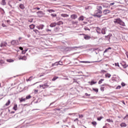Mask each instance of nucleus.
I'll return each instance as SVG.
<instances>
[{
	"instance_id": "obj_1",
	"label": "nucleus",
	"mask_w": 128,
	"mask_h": 128,
	"mask_svg": "<svg viewBox=\"0 0 128 128\" xmlns=\"http://www.w3.org/2000/svg\"><path fill=\"white\" fill-rule=\"evenodd\" d=\"M114 22L115 24H120V26H126V24L120 18L114 19Z\"/></svg>"
},
{
	"instance_id": "obj_2",
	"label": "nucleus",
	"mask_w": 128,
	"mask_h": 128,
	"mask_svg": "<svg viewBox=\"0 0 128 128\" xmlns=\"http://www.w3.org/2000/svg\"><path fill=\"white\" fill-rule=\"evenodd\" d=\"M48 86H50L48 84V81H47L46 83L42 84H40L39 86V88H40V90H44V88H48Z\"/></svg>"
},
{
	"instance_id": "obj_3",
	"label": "nucleus",
	"mask_w": 128,
	"mask_h": 128,
	"mask_svg": "<svg viewBox=\"0 0 128 128\" xmlns=\"http://www.w3.org/2000/svg\"><path fill=\"white\" fill-rule=\"evenodd\" d=\"M102 10H98V12L94 14V16H97V18H100L102 16Z\"/></svg>"
},
{
	"instance_id": "obj_4",
	"label": "nucleus",
	"mask_w": 128,
	"mask_h": 128,
	"mask_svg": "<svg viewBox=\"0 0 128 128\" xmlns=\"http://www.w3.org/2000/svg\"><path fill=\"white\" fill-rule=\"evenodd\" d=\"M18 40H13L11 42V44L13 46H18Z\"/></svg>"
},
{
	"instance_id": "obj_5",
	"label": "nucleus",
	"mask_w": 128,
	"mask_h": 128,
	"mask_svg": "<svg viewBox=\"0 0 128 128\" xmlns=\"http://www.w3.org/2000/svg\"><path fill=\"white\" fill-rule=\"evenodd\" d=\"M8 46V42H2L0 44V48H4V47L6 46Z\"/></svg>"
},
{
	"instance_id": "obj_6",
	"label": "nucleus",
	"mask_w": 128,
	"mask_h": 128,
	"mask_svg": "<svg viewBox=\"0 0 128 128\" xmlns=\"http://www.w3.org/2000/svg\"><path fill=\"white\" fill-rule=\"evenodd\" d=\"M70 18L72 20H76V18H78V15L76 14H72L70 16Z\"/></svg>"
},
{
	"instance_id": "obj_7",
	"label": "nucleus",
	"mask_w": 128,
	"mask_h": 128,
	"mask_svg": "<svg viewBox=\"0 0 128 128\" xmlns=\"http://www.w3.org/2000/svg\"><path fill=\"white\" fill-rule=\"evenodd\" d=\"M88 84H90V86H92V85L96 84V81L92 80L91 82H88Z\"/></svg>"
},
{
	"instance_id": "obj_8",
	"label": "nucleus",
	"mask_w": 128,
	"mask_h": 128,
	"mask_svg": "<svg viewBox=\"0 0 128 128\" xmlns=\"http://www.w3.org/2000/svg\"><path fill=\"white\" fill-rule=\"evenodd\" d=\"M83 36H84V40H90L91 37L84 34H82Z\"/></svg>"
},
{
	"instance_id": "obj_9",
	"label": "nucleus",
	"mask_w": 128,
	"mask_h": 128,
	"mask_svg": "<svg viewBox=\"0 0 128 128\" xmlns=\"http://www.w3.org/2000/svg\"><path fill=\"white\" fill-rule=\"evenodd\" d=\"M121 64L123 68H128V64H126V62H122Z\"/></svg>"
},
{
	"instance_id": "obj_10",
	"label": "nucleus",
	"mask_w": 128,
	"mask_h": 128,
	"mask_svg": "<svg viewBox=\"0 0 128 128\" xmlns=\"http://www.w3.org/2000/svg\"><path fill=\"white\" fill-rule=\"evenodd\" d=\"M110 11L108 10H105L103 12L104 14H110Z\"/></svg>"
},
{
	"instance_id": "obj_11",
	"label": "nucleus",
	"mask_w": 128,
	"mask_h": 128,
	"mask_svg": "<svg viewBox=\"0 0 128 128\" xmlns=\"http://www.w3.org/2000/svg\"><path fill=\"white\" fill-rule=\"evenodd\" d=\"M44 27V26L42 24V25H40L39 26H36V28H37L38 30H42Z\"/></svg>"
},
{
	"instance_id": "obj_12",
	"label": "nucleus",
	"mask_w": 128,
	"mask_h": 128,
	"mask_svg": "<svg viewBox=\"0 0 128 128\" xmlns=\"http://www.w3.org/2000/svg\"><path fill=\"white\" fill-rule=\"evenodd\" d=\"M6 0H2L1 4L2 6H6Z\"/></svg>"
},
{
	"instance_id": "obj_13",
	"label": "nucleus",
	"mask_w": 128,
	"mask_h": 128,
	"mask_svg": "<svg viewBox=\"0 0 128 128\" xmlns=\"http://www.w3.org/2000/svg\"><path fill=\"white\" fill-rule=\"evenodd\" d=\"M19 8L21 10H24V8H25L24 5V4H20Z\"/></svg>"
},
{
	"instance_id": "obj_14",
	"label": "nucleus",
	"mask_w": 128,
	"mask_h": 128,
	"mask_svg": "<svg viewBox=\"0 0 128 128\" xmlns=\"http://www.w3.org/2000/svg\"><path fill=\"white\" fill-rule=\"evenodd\" d=\"M56 26V22L51 23L50 24V28H54V26Z\"/></svg>"
},
{
	"instance_id": "obj_15",
	"label": "nucleus",
	"mask_w": 128,
	"mask_h": 128,
	"mask_svg": "<svg viewBox=\"0 0 128 128\" xmlns=\"http://www.w3.org/2000/svg\"><path fill=\"white\" fill-rule=\"evenodd\" d=\"M84 20V17L83 16H81L79 18H78V20Z\"/></svg>"
},
{
	"instance_id": "obj_16",
	"label": "nucleus",
	"mask_w": 128,
	"mask_h": 128,
	"mask_svg": "<svg viewBox=\"0 0 128 128\" xmlns=\"http://www.w3.org/2000/svg\"><path fill=\"white\" fill-rule=\"evenodd\" d=\"M19 100L20 102H26V98H20Z\"/></svg>"
},
{
	"instance_id": "obj_17",
	"label": "nucleus",
	"mask_w": 128,
	"mask_h": 128,
	"mask_svg": "<svg viewBox=\"0 0 128 128\" xmlns=\"http://www.w3.org/2000/svg\"><path fill=\"white\" fill-rule=\"evenodd\" d=\"M120 126L122 128H126V124L124 123V122H122L120 124Z\"/></svg>"
},
{
	"instance_id": "obj_18",
	"label": "nucleus",
	"mask_w": 128,
	"mask_h": 128,
	"mask_svg": "<svg viewBox=\"0 0 128 128\" xmlns=\"http://www.w3.org/2000/svg\"><path fill=\"white\" fill-rule=\"evenodd\" d=\"M61 16H62V18H68L70 16L68 14H62Z\"/></svg>"
},
{
	"instance_id": "obj_19",
	"label": "nucleus",
	"mask_w": 128,
	"mask_h": 128,
	"mask_svg": "<svg viewBox=\"0 0 128 128\" xmlns=\"http://www.w3.org/2000/svg\"><path fill=\"white\" fill-rule=\"evenodd\" d=\"M56 24L57 26H60L62 24H64V22H62V21H59L57 22Z\"/></svg>"
},
{
	"instance_id": "obj_20",
	"label": "nucleus",
	"mask_w": 128,
	"mask_h": 128,
	"mask_svg": "<svg viewBox=\"0 0 128 128\" xmlns=\"http://www.w3.org/2000/svg\"><path fill=\"white\" fill-rule=\"evenodd\" d=\"M96 32H98V34H100V32H102V30L98 27L96 28Z\"/></svg>"
},
{
	"instance_id": "obj_21",
	"label": "nucleus",
	"mask_w": 128,
	"mask_h": 128,
	"mask_svg": "<svg viewBox=\"0 0 128 128\" xmlns=\"http://www.w3.org/2000/svg\"><path fill=\"white\" fill-rule=\"evenodd\" d=\"M80 62H82V64H90V63H92V62H90V61H80Z\"/></svg>"
},
{
	"instance_id": "obj_22",
	"label": "nucleus",
	"mask_w": 128,
	"mask_h": 128,
	"mask_svg": "<svg viewBox=\"0 0 128 128\" xmlns=\"http://www.w3.org/2000/svg\"><path fill=\"white\" fill-rule=\"evenodd\" d=\"M20 60H26V56H24L22 57L20 56Z\"/></svg>"
},
{
	"instance_id": "obj_23",
	"label": "nucleus",
	"mask_w": 128,
	"mask_h": 128,
	"mask_svg": "<svg viewBox=\"0 0 128 128\" xmlns=\"http://www.w3.org/2000/svg\"><path fill=\"white\" fill-rule=\"evenodd\" d=\"M13 109L14 110H18V104H14Z\"/></svg>"
},
{
	"instance_id": "obj_24",
	"label": "nucleus",
	"mask_w": 128,
	"mask_h": 128,
	"mask_svg": "<svg viewBox=\"0 0 128 128\" xmlns=\"http://www.w3.org/2000/svg\"><path fill=\"white\" fill-rule=\"evenodd\" d=\"M106 78H110V76H112V75H110V74H108V73H106L105 75Z\"/></svg>"
},
{
	"instance_id": "obj_25",
	"label": "nucleus",
	"mask_w": 128,
	"mask_h": 128,
	"mask_svg": "<svg viewBox=\"0 0 128 128\" xmlns=\"http://www.w3.org/2000/svg\"><path fill=\"white\" fill-rule=\"evenodd\" d=\"M92 126H94L96 127V124H98V123H96V122H92Z\"/></svg>"
},
{
	"instance_id": "obj_26",
	"label": "nucleus",
	"mask_w": 128,
	"mask_h": 128,
	"mask_svg": "<svg viewBox=\"0 0 128 128\" xmlns=\"http://www.w3.org/2000/svg\"><path fill=\"white\" fill-rule=\"evenodd\" d=\"M104 86H105V84L102 85V87L100 88V90H102V92L104 91Z\"/></svg>"
},
{
	"instance_id": "obj_27",
	"label": "nucleus",
	"mask_w": 128,
	"mask_h": 128,
	"mask_svg": "<svg viewBox=\"0 0 128 128\" xmlns=\"http://www.w3.org/2000/svg\"><path fill=\"white\" fill-rule=\"evenodd\" d=\"M60 62H56L55 63L52 64V66H58Z\"/></svg>"
},
{
	"instance_id": "obj_28",
	"label": "nucleus",
	"mask_w": 128,
	"mask_h": 128,
	"mask_svg": "<svg viewBox=\"0 0 128 128\" xmlns=\"http://www.w3.org/2000/svg\"><path fill=\"white\" fill-rule=\"evenodd\" d=\"M9 104H10V100H8V102L5 104L6 106H8Z\"/></svg>"
},
{
	"instance_id": "obj_29",
	"label": "nucleus",
	"mask_w": 128,
	"mask_h": 128,
	"mask_svg": "<svg viewBox=\"0 0 128 128\" xmlns=\"http://www.w3.org/2000/svg\"><path fill=\"white\" fill-rule=\"evenodd\" d=\"M6 62H14V60H12V59H8L6 60Z\"/></svg>"
},
{
	"instance_id": "obj_30",
	"label": "nucleus",
	"mask_w": 128,
	"mask_h": 128,
	"mask_svg": "<svg viewBox=\"0 0 128 128\" xmlns=\"http://www.w3.org/2000/svg\"><path fill=\"white\" fill-rule=\"evenodd\" d=\"M97 9L98 10H102V6H97Z\"/></svg>"
},
{
	"instance_id": "obj_31",
	"label": "nucleus",
	"mask_w": 128,
	"mask_h": 128,
	"mask_svg": "<svg viewBox=\"0 0 128 128\" xmlns=\"http://www.w3.org/2000/svg\"><path fill=\"white\" fill-rule=\"evenodd\" d=\"M104 79H101L98 82V84H102V82H104Z\"/></svg>"
},
{
	"instance_id": "obj_32",
	"label": "nucleus",
	"mask_w": 128,
	"mask_h": 128,
	"mask_svg": "<svg viewBox=\"0 0 128 128\" xmlns=\"http://www.w3.org/2000/svg\"><path fill=\"white\" fill-rule=\"evenodd\" d=\"M34 32H36V34H40V31H38V30H34Z\"/></svg>"
},
{
	"instance_id": "obj_33",
	"label": "nucleus",
	"mask_w": 128,
	"mask_h": 128,
	"mask_svg": "<svg viewBox=\"0 0 128 128\" xmlns=\"http://www.w3.org/2000/svg\"><path fill=\"white\" fill-rule=\"evenodd\" d=\"M32 76H30L29 78L26 80V82H30L32 80Z\"/></svg>"
},
{
	"instance_id": "obj_34",
	"label": "nucleus",
	"mask_w": 128,
	"mask_h": 128,
	"mask_svg": "<svg viewBox=\"0 0 128 128\" xmlns=\"http://www.w3.org/2000/svg\"><path fill=\"white\" fill-rule=\"evenodd\" d=\"M29 26H30V30H34V24H31Z\"/></svg>"
},
{
	"instance_id": "obj_35",
	"label": "nucleus",
	"mask_w": 128,
	"mask_h": 128,
	"mask_svg": "<svg viewBox=\"0 0 128 128\" xmlns=\"http://www.w3.org/2000/svg\"><path fill=\"white\" fill-rule=\"evenodd\" d=\"M30 98H32V96L30 95H28L26 96V100H30Z\"/></svg>"
},
{
	"instance_id": "obj_36",
	"label": "nucleus",
	"mask_w": 128,
	"mask_h": 128,
	"mask_svg": "<svg viewBox=\"0 0 128 128\" xmlns=\"http://www.w3.org/2000/svg\"><path fill=\"white\" fill-rule=\"evenodd\" d=\"M92 90L94 92H98V88H92Z\"/></svg>"
},
{
	"instance_id": "obj_37",
	"label": "nucleus",
	"mask_w": 128,
	"mask_h": 128,
	"mask_svg": "<svg viewBox=\"0 0 128 128\" xmlns=\"http://www.w3.org/2000/svg\"><path fill=\"white\" fill-rule=\"evenodd\" d=\"M58 77L54 76V77L52 79V80L53 82H54V80H58Z\"/></svg>"
},
{
	"instance_id": "obj_38",
	"label": "nucleus",
	"mask_w": 128,
	"mask_h": 128,
	"mask_svg": "<svg viewBox=\"0 0 128 128\" xmlns=\"http://www.w3.org/2000/svg\"><path fill=\"white\" fill-rule=\"evenodd\" d=\"M104 118V116H100L97 118L98 120H100Z\"/></svg>"
},
{
	"instance_id": "obj_39",
	"label": "nucleus",
	"mask_w": 128,
	"mask_h": 128,
	"mask_svg": "<svg viewBox=\"0 0 128 128\" xmlns=\"http://www.w3.org/2000/svg\"><path fill=\"white\" fill-rule=\"evenodd\" d=\"M106 121L108 122H114V121L112 120H110V119H107L106 120Z\"/></svg>"
},
{
	"instance_id": "obj_40",
	"label": "nucleus",
	"mask_w": 128,
	"mask_h": 128,
	"mask_svg": "<svg viewBox=\"0 0 128 128\" xmlns=\"http://www.w3.org/2000/svg\"><path fill=\"white\" fill-rule=\"evenodd\" d=\"M79 118H83L84 115L82 114H78Z\"/></svg>"
},
{
	"instance_id": "obj_41",
	"label": "nucleus",
	"mask_w": 128,
	"mask_h": 128,
	"mask_svg": "<svg viewBox=\"0 0 128 128\" xmlns=\"http://www.w3.org/2000/svg\"><path fill=\"white\" fill-rule=\"evenodd\" d=\"M74 48H78V47H76V46L70 47L71 50H74Z\"/></svg>"
},
{
	"instance_id": "obj_42",
	"label": "nucleus",
	"mask_w": 128,
	"mask_h": 128,
	"mask_svg": "<svg viewBox=\"0 0 128 128\" xmlns=\"http://www.w3.org/2000/svg\"><path fill=\"white\" fill-rule=\"evenodd\" d=\"M84 30H90L88 27L84 28Z\"/></svg>"
},
{
	"instance_id": "obj_43",
	"label": "nucleus",
	"mask_w": 128,
	"mask_h": 128,
	"mask_svg": "<svg viewBox=\"0 0 128 128\" xmlns=\"http://www.w3.org/2000/svg\"><path fill=\"white\" fill-rule=\"evenodd\" d=\"M51 16L52 18H56V14H51Z\"/></svg>"
},
{
	"instance_id": "obj_44",
	"label": "nucleus",
	"mask_w": 128,
	"mask_h": 128,
	"mask_svg": "<svg viewBox=\"0 0 128 128\" xmlns=\"http://www.w3.org/2000/svg\"><path fill=\"white\" fill-rule=\"evenodd\" d=\"M38 90H34V94H38Z\"/></svg>"
},
{
	"instance_id": "obj_45",
	"label": "nucleus",
	"mask_w": 128,
	"mask_h": 128,
	"mask_svg": "<svg viewBox=\"0 0 128 128\" xmlns=\"http://www.w3.org/2000/svg\"><path fill=\"white\" fill-rule=\"evenodd\" d=\"M121 85L122 86H126V84L124 82H122Z\"/></svg>"
},
{
	"instance_id": "obj_46",
	"label": "nucleus",
	"mask_w": 128,
	"mask_h": 128,
	"mask_svg": "<svg viewBox=\"0 0 128 128\" xmlns=\"http://www.w3.org/2000/svg\"><path fill=\"white\" fill-rule=\"evenodd\" d=\"M85 96H90V94H88V93H86L85 94Z\"/></svg>"
},
{
	"instance_id": "obj_47",
	"label": "nucleus",
	"mask_w": 128,
	"mask_h": 128,
	"mask_svg": "<svg viewBox=\"0 0 128 128\" xmlns=\"http://www.w3.org/2000/svg\"><path fill=\"white\" fill-rule=\"evenodd\" d=\"M121 86H118L116 88V90H120Z\"/></svg>"
},
{
	"instance_id": "obj_48",
	"label": "nucleus",
	"mask_w": 128,
	"mask_h": 128,
	"mask_svg": "<svg viewBox=\"0 0 128 128\" xmlns=\"http://www.w3.org/2000/svg\"><path fill=\"white\" fill-rule=\"evenodd\" d=\"M2 26L3 28L6 27V25L4 24H2Z\"/></svg>"
},
{
	"instance_id": "obj_49",
	"label": "nucleus",
	"mask_w": 128,
	"mask_h": 128,
	"mask_svg": "<svg viewBox=\"0 0 128 128\" xmlns=\"http://www.w3.org/2000/svg\"><path fill=\"white\" fill-rule=\"evenodd\" d=\"M115 66L120 67V65L118 64V63H115Z\"/></svg>"
},
{
	"instance_id": "obj_50",
	"label": "nucleus",
	"mask_w": 128,
	"mask_h": 128,
	"mask_svg": "<svg viewBox=\"0 0 128 128\" xmlns=\"http://www.w3.org/2000/svg\"><path fill=\"white\" fill-rule=\"evenodd\" d=\"M6 22H7V24H10V20H6Z\"/></svg>"
},
{
	"instance_id": "obj_51",
	"label": "nucleus",
	"mask_w": 128,
	"mask_h": 128,
	"mask_svg": "<svg viewBox=\"0 0 128 128\" xmlns=\"http://www.w3.org/2000/svg\"><path fill=\"white\" fill-rule=\"evenodd\" d=\"M49 12H54V10H48Z\"/></svg>"
},
{
	"instance_id": "obj_52",
	"label": "nucleus",
	"mask_w": 128,
	"mask_h": 128,
	"mask_svg": "<svg viewBox=\"0 0 128 128\" xmlns=\"http://www.w3.org/2000/svg\"><path fill=\"white\" fill-rule=\"evenodd\" d=\"M126 118H128V114H126V116L124 118V120H126Z\"/></svg>"
},
{
	"instance_id": "obj_53",
	"label": "nucleus",
	"mask_w": 128,
	"mask_h": 128,
	"mask_svg": "<svg viewBox=\"0 0 128 128\" xmlns=\"http://www.w3.org/2000/svg\"><path fill=\"white\" fill-rule=\"evenodd\" d=\"M26 52V50H23V51H22V54H25Z\"/></svg>"
},
{
	"instance_id": "obj_54",
	"label": "nucleus",
	"mask_w": 128,
	"mask_h": 128,
	"mask_svg": "<svg viewBox=\"0 0 128 128\" xmlns=\"http://www.w3.org/2000/svg\"><path fill=\"white\" fill-rule=\"evenodd\" d=\"M59 62L58 64H60V66H62V62Z\"/></svg>"
},
{
	"instance_id": "obj_55",
	"label": "nucleus",
	"mask_w": 128,
	"mask_h": 128,
	"mask_svg": "<svg viewBox=\"0 0 128 128\" xmlns=\"http://www.w3.org/2000/svg\"><path fill=\"white\" fill-rule=\"evenodd\" d=\"M20 50H23L24 48H22V47H20L19 48Z\"/></svg>"
},
{
	"instance_id": "obj_56",
	"label": "nucleus",
	"mask_w": 128,
	"mask_h": 128,
	"mask_svg": "<svg viewBox=\"0 0 128 128\" xmlns=\"http://www.w3.org/2000/svg\"><path fill=\"white\" fill-rule=\"evenodd\" d=\"M40 14H42V12L39 11L38 12V16H40Z\"/></svg>"
},
{
	"instance_id": "obj_57",
	"label": "nucleus",
	"mask_w": 128,
	"mask_h": 128,
	"mask_svg": "<svg viewBox=\"0 0 128 128\" xmlns=\"http://www.w3.org/2000/svg\"><path fill=\"white\" fill-rule=\"evenodd\" d=\"M55 110H60V108H56Z\"/></svg>"
},
{
	"instance_id": "obj_58",
	"label": "nucleus",
	"mask_w": 128,
	"mask_h": 128,
	"mask_svg": "<svg viewBox=\"0 0 128 128\" xmlns=\"http://www.w3.org/2000/svg\"><path fill=\"white\" fill-rule=\"evenodd\" d=\"M22 37H20V38H18V40H19V42H20V40H22Z\"/></svg>"
},
{
	"instance_id": "obj_59",
	"label": "nucleus",
	"mask_w": 128,
	"mask_h": 128,
	"mask_svg": "<svg viewBox=\"0 0 128 128\" xmlns=\"http://www.w3.org/2000/svg\"><path fill=\"white\" fill-rule=\"evenodd\" d=\"M46 32H52V30L50 29H47Z\"/></svg>"
},
{
	"instance_id": "obj_60",
	"label": "nucleus",
	"mask_w": 128,
	"mask_h": 128,
	"mask_svg": "<svg viewBox=\"0 0 128 128\" xmlns=\"http://www.w3.org/2000/svg\"><path fill=\"white\" fill-rule=\"evenodd\" d=\"M108 50V49L107 48L104 51V52H106Z\"/></svg>"
},
{
	"instance_id": "obj_61",
	"label": "nucleus",
	"mask_w": 128,
	"mask_h": 128,
	"mask_svg": "<svg viewBox=\"0 0 128 128\" xmlns=\"http://www.w3.org/2000/svg\"><path fill=\"white\" fill-rule=\"evenodd\" d=\"M35 10H40V8H36Z\"/></svg>"
},
{
	"instance_id": "obj_62",
	"label": "nucleus",
	"mask_w": 128,
	"mask_h": 128,
	"mask_svg": "<svg viewBox=\"0 0 128 128\" xmlns=\"http://www.w3.org/2000/svg\"><path fill=\"white\" fill-rule=\"evenodd\" d=\"M78 118H76L75 120H74V122H78Z\"/></svg>"
},
{
	"instance_id": "obj_63",
	"label": "nucleus",
	"mask_w": 128,
	"mask_h": 128,
	"mask_svg": "<svg viewBox=\"0 0 128 128\" xmlns=\"http://www.w3.org/2000/svg\"><path fill=\"white\" fill-rule=\"evenodd\" d=\"M114 3H111L110 4V6H114Z\"/></svg>"
},
{
	"instance_id": "obj_64",
	"label": "nucleus",
	"mask_w": 128,
	"mask_h": 128,
	"mask_svg": "<svg viewBox=\"0 0 128 128\" xmlns=\"http://www.w3.org/2000/svg\"><path fill=\"white\" fill-rule=\"evenodd\" d=\"M103 128H107L106 126H104Z\"/></svg>"
}]
</instances>
